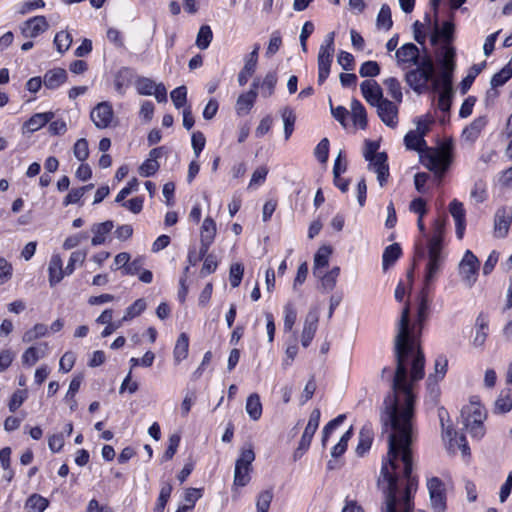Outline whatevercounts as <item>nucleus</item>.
<instances>
[{"label": "nucleus", "mask_w": 512, "mask_h": 512, "mask_svg": "<svg viewBox=\"0 0 512 512\" xmlns=\"http://www.w3.org/2000/svg\"><path fill=\"white\" fill-rule=\"evenodd\" d=\"M368 168L377 174V180L380 186H384L389 176V167L387 164V155L385 152H379L377 156L367 160Z\"/></svg>", "instance_id": "nucleus-17"}, {"label": "nucleus", "mask_w": 512, "mask_h": 512, "mask_svg": "<svg viewBox=\"0 0 512 512\" xmlns=\"http://www.w3.org/2000/svg\"><path fill=\"white\" fill-rule=\"evenodd\" d=\"M47 353V344L46 343H42L40 344L38 347H29L28 349L25 350V352L23 353L22 355V363L23 365H26V366H33L34 364H36V362L45 357Z\"/></svg>", "instance_id": "nucleus-28"}, {"label": "nucleus", "mask_w": 512, "mask_h": 512, "mask_svg": "<svg viewBox=\"0 0 512 512\" xmlns=\"http://www.w3.org/2000/svg\"><path fill=\"white\" fill-rule=\"evenodd\" d=\"M284 313V330L291 331L297 319V312L294 305L291 303L286 304Z\"/></svg>", "instance_id": "nucleus-56"}, {"label": "nucleus", "mask_w": 512, "mask_h": 512, "mask_svg": "<svg viewBox=\"0 0 512 512\" xmlns=\"http://www.w3.org/2000/svg\"><path fill=\"white\" fill-rule=\"evenodd\" d=\"M189 351V337L186 333H181L173 350V357L176 364L187 358Z\"/></svg>", "instance_id": "nucleus-33"}, {"label": "nucleus", "mask_w": 512, "mask_h": 512, "mask_svg": "<svg viewBox=\"0 0 512 512\" xmlns=\"http://www.w3.org/2000/svg\"><path fill=\"white\" fill-rule=\"evenodd\" d=\"M451 149L450 144H443L440 148L431 151L426 156L425 166L441 177L451 163Z\"/></svg>", "instance_id": "nucleus-5"}, {"label": "nucleus", "mask_w": 512, "mask_h": 512, "mask_svg": "<svg viewBox=\"0 0 512 512\" xmlns=\"http://www.w3.org/2000/svg\"><path fill=\"white\" fill-rule=\"evenodd\" d=\"M216 222L211 217H206L202 223L200 231V256L203 257L207 254L211 244L216 236Z\"/></svg>", "instance_id": "nucleus-13"}, {"label": "nucleus", "mask_w": 512, "mask_h": 512, "mask_svg": "<svg viewBox=\"0 0 512 512\" xmlns=\"http://www.w3.org/2000/svg\"><path fill=\"white\" fill-rule=\"evenodd\" d=\"M443 438L447 441V449L451 453H456L460 450L463 456L470 455V449L463 434H458L452 428H447L443 431Z\"/></svg>", "instance_id": "nucleus-12"}, {"label": "nucleus", "mask_w": 512, "mask_h": 512, "mask_svg": "<svg viewBox=\"0 0 512 512\" xmlns=\"http://www.w3.org/2000/svg\"><path fill=\"white\" fill-rule=\"evenodd\" d=\"M48 506V499L36 493L29 496L25 503V507L32 512H44Z\"/></svg>", "instance_id": "nucleus-39"}, {"label": "nucleus", "mask_w": 512, "mask_h": 512, "mask_svg": "<svg viewBox=\"0 0 512 512\" xmlns=\"http://www.w3.org/2000/svg\"><path fill=\"white\" fill-rule=\"evenodd\" d=\"M245 410L251 420L257 421L262 416V403L257 393H252L247 397Z\"/></svg>", "instance_id": "nucleus-31"}, {"label": "nucleus", "mask_w": 512, "mask_h": 512, "mask_svg": "<svg viewBox=\"0 0 512 512\" xmlns=\"http://www.w3.org/2000/svg\"><path fill=\"white\" fill-rule=\"evenodd\" d=\"M154 88H156V84L149 78H139L136 81V89L141 95H152Z\"/></svg>", "instance_id": "nucleus-64"}, {"label": "nucleus", "mask_w": 512, "mask_h": 512, "mask_svg": "<svg viewBox=\"0 0 512 512\" xmlns=\"http://www.w3.org/2000/svg\"><path fill=\"white\" fill-rule=\"evenodd\" d=\"M416 68L408 71L405 75L407 84L416 92H421L432 81L435 74V67L430 55H422V60L414 64Z\"/></svg>", "instance_id": "nucleus-3"}, {"label": "nucleus", "mask_w": 512, "mask_h": 512, "mask_svg": "<svg viewBox=\"0 0 512 512\" xmlns=\"http://www.w3.org/2000/svg\"><path fill=\"white\" fill-rule=\"evenodd\" d=\"M455 49L449 45L443 47V55L440 60L441 70L455 69Z\"/></svg>", "instance_id": "nucleus-46"}, {"label": "nucleus", "mask_w": 512, "mask_h": 512, "mask_svg": "<svg viewBox=\"0 0 512 512\" xmlns=\"http://www.w3.org/2000/svg\"><path fill=\"white\" fill-rule=\"evenodd\" d=\"M512 223V213L502 207L497 210L494 220V233L498 238H504L509 232Z\"/></svg>", "instance_id": "nucleus-20"}, {"label": "nucleus", "mask_w": 512, "mask_h": 512, "mask_svg": "<svg viewBox=\"0 0 512 512\" xmlns=\"http://www.w3.org/2000/svg\"><path fill=\"white\" fill-rule=\"evenodd\" d=\"M48 333V327L45 324L38 323L32 329L26 331L22 337L23 342L29 343L38 338L44 337Z\"/></svg>", "instance_id": "nucleus-48"}, {"label": "nucleus", "mask_w": 512, "mask_h": 512, "mask_svg": "<svg viewBox=\"0 0 512 512\" xmlns=\"http://www.w3.org/2000/svg\"><path fill=\"white\" fill-rule=\"evenodd\" d=\"M340 274V268L338 266L333 267L329 272L326 274H323L322 271H320V280H321V286L326 291H331L334 289L337 278Z\"/></svg>", "instance_id": "nucleus-40"}, {"label": "nucleus", "mask_w": 512, "mask_h": 512, "mask_svg": "<svg viewBox=\"0 0 512 512\" xmlns=\"http://www.w3.org/2000/svg\"><path fill=\"white\" fill-rule=\"evenodd\" d=\"M512 77V68L506 65L499 72L493 75L490 84L492 88L503 86Z\"/></svg>", "instance_id": "nucleus-50"}, {"label": "nucleus", "mask_w": 512, "mask_h": 512, "mask_svg": "<svg viewBox=\"0 0 512 512\" xmlns=\"http://www.w3.org/2000/svg\"><path fill=\"white\" fill-rule=\"evenodd\" d=\"M365 100L372 106L378 105L383 98L382 89L375 80H365L360 85Z\"/></svg>", "instance_id": "nucleus-19"}, {"label": "nucleus", "mask_w": 512, "mask_h": 512, "mask_svg": "<svg viewBox=\"0 0 512 512\" xmlns=\"http://www.w3.org/2000/svg\"><path fill=\"white\" fill-rule=\"evenodd\" d=\"M397 64L406 69L422 60L418 47L413 43L402 45L395 53Z\"/></svg>", "instance_id": "nucleus-10"}, {"label": "nucleus", "mask_w": 512, "mask_h": 512, "mask_svg": "<svg viewBox=\"0 0 512 512\" xmlns=\"http://www.w3.org/2000/svg\"><path fill=\"white\" fill-rule=\"evenodd\" d=\"M244 273V267L240 263L232 264L229 272L230 284L233 288L240 285Z\"/></svg>", "instance_id": "nucleus-59"}, {"label": "nucleus", "mask_w": 512, "mask_h": 512, "mask_svg": "<svg viewBox=\"0 0 512 512\" xmlns=\"http://www.w3.org/2000/svg\"><path fill=\"white\" fill-rule=\"evenodd\" d=\"M332 253L330 246H322L318 249L314 256L313 275L320 277V271L322 268L328 266L329 258Z\"/></svg>", "instance_id": "nucleus-30"}, {"label": "nucleus", "mask_w": 512, "mask_h": 512, "mask_svg": "<svg viewBox=\"0 0 512 512\" xmlns=\"http://www.w3.org/2000/svg\"><path fill=\"white\" fill-rule=\"evenodd\" d=\"M259 49V44L255 45L253 51L246 60L243 69L238 74V83L240 86H244L248 82L249 77L255 72Z\"/></svg>", "instance_id": "nucleus-22"}, {"label": "nucleus", "mask_w": 512, "mask_h": 512, "mask_svg": "<svg viewBox=\"0 0 512 512\" xmlns=\"http://www.w3.org/2000/svg\"><path fill=\"white\" fill-rule=\"evenodd\" d=\"M277 84V75L275 72H269L261 83L262 96L269 98L273 95Z\"/></svg>", "instance_id": "nucleus-47"}, {"label": "nucleus", "mask_w": 512, "mask_h": 512, "mask_svg": "<svg viewBox=\"0 0 512 512\" xmlns=\"http://www.w3.org/2000/svg\"><path fill=\"white\" fill-rule=\"evenodd\" d=\"M455 26L453 24V19L449 17L448 21H445L442 25V27H439L438 21H434V31L431 35V43L433 45L437 44L439 38H441L446 45H449L450 42L453 40V33H454Z\"/></svg>", "instance_id": "nucleus-21"}, {"label": "nucleus", "mask_w": 512, "mask_h": 512, "mask_svg": "<svg viewBox=\"0 0 512 512\" xmlns=\"http://www.w3.org/2000/svg\"><path fill=\"white\" fill-rule=\"evenodd\" d=\"M53 118V112L36 113L25 122L24 128H26L28 132L33 133L41 129Z\"/></svg>", "instance_id": "nucleus-27"}, {"label": "nucleus", "mask_w": 512, "mask_h": 512, "mask_svg": "<svg viewBox=\"0 0 512 512\" xmlns=\"http://www.w3.org/2000/svg\"><path fill=\"white\" fill-rule=\"evenodd\" d=\"M318 321V311L316 309H311L305 317L301 334V344L304 348H307L311 344L318 328Z\"/></svg>", "instance_id": "nucleus-15"}, {"label": "nucleus", "mask_w": 512, "mask_h": 512, "mask_svg": "<svg viewBox=\"0 0 512 512\" xmlns=\"http://www.w3.org/2000/svg\"><path fill=\"white\" fill-rule=\"evenodd\" d=\"M402 251L398 243H393L385 248L383 253V269H388L400 257Z\"/></svg>", "instance_id": "nucleus-38"}, {"label": "nucleus", "mask_w": 512, "mask_h": 512, "mask_svg": "<svg viewBox=\"0 0 512 512\" xmlns=\"http://www.w3.org/2000/svg\"><path fill=\"white\" fill-rule=\"evenodd\" d=\"M448 360L444 356H438L435 360V375H429L427 379L428 388L433 390L437 382L442 379L447 371Z\"/></svg>", "instance_id": "nucleus-32"}, {"label": "nucleus", "mask_w": 512, "mask_h": 512, "mask_svg": "<svg viewBox=\"0 0 512 512\" xmlns=\"http://www.w3.org/2000/svg\"><path fill=\"white\" fill-rule=\"evenodd\" d=\"M487 125V118L480 116L474 119L462 132V138L469 143H474Z\"/></svg>", "instance_id": "nucleus-24"}, {"label": "nucleus", "mask_w": 512, "mask_h": 512, "mask_svg": "<svg viewBox=\"0 0 512 512\" xmlns=\"http://www.w3.org/2000/svg\"><path fill=\"white\" fill-rule=\"evenodd\" d=\"M480 262L478 258L467 250L459 264V273L462 280L471 287L476 281V274L479 270Z\"/></svg>", "instance_id": "nucleus-8"}, {"label": "nucleus", "mask_w": 512, "mask_h": 512, "mask_svg": "<svg viewBox=\"0 0 512 512\" xmlns=\"http://www.w3.org/2000/svg\"><path fill=\"white\" fill-rule=\"evenodd\" d=\"M373 440V432L370 426H363L359 433V443L356 447V452L358 455H363L367 452L372 444Z\"/></svg>", "instance_id": "nucleus-35"}, {"label": "nucleus", "mask_w": 512, "mask_h": 512, "mask_svg": "<svg viewBox=\"0 0 512 512\" xmlns=\"http://www.w3.org/2000/svg\"><path fill=\"white\" fill-rule=\"evenodd\" d=\"M87 252L78 250L71 253L67 266L65 267L66 275H71L75 270V265H82L86 259Z\"/></svg>", "instance_id": "nucleus-51"}, {"label": "nucleus", "mask_w": 512, "mask_h": 512, "mask_svg": "<svg viewBox=\"0 0 512 512\" xmlns=\"http://www.w3.org/2000/svg\"><path fill=\"white\" fill-rule=\"evenodd\" d=\"M212 38L213 33L210 26L202 25L196 37V46L201 50H205L209 47Z\"/></svg>", "instance_id": "nucleus-43"}, {"label": "nucleus", "mask_w": 512, "mask_h": 512, "mask_svg": "<svg viewBox=\"0 0 512 512\" xmlns=\"http://www.w3.org/2000/svg\"><path fill=\"white\" fill-rule=\"evenodd\" d=\"M334 53V32H331L325 43L322 44L318 52V84L321 85L328 78Z\"/></svg>", "instance_id": "nucleus-7"}, {"label": "nucleus", "mask_w": 512, "mask_h": 512, "mask_svg": "<svg viewBox=\"0 0 512 512\" xmlns=\"http://www.w3.org/2000/svg\"><path fill=\"white\" fill-rule=\"evenodd\" d=\"M317 430L313 429L311 427L306 426L305 430L301 436V439L299 441V445L297 449L294 452V459H298L302 457V455L308 450L310 447L312 438Z\"/></svg>", "instance_id": "nucleus-36"}, {"label": "nucleus", "mask_w": 512, "mask_h": 512, "mask_svg": "<svg viewBox=\"0 0 512 512\" xmlns=\"http://www.w3.org/2000/svg\"><path fill=\"white\" fill-rule=\"evenodd\" d=\"M67 72L63 68L48 70L43 76V84L47 89H57L67 80Z\"/></svg>", "instance_id": "nucleus-23"}, {"label": "nucleus", "mask_w": 512, "mask_h": 512, "mask_svg": "<svg viewBox=\"0 0 512 512\" xmlns=\"http://www.w3.org/2000/svg\"><path fill=\"white\" fill-rule=\"evenodd\" d=\"M130 75V72L127 68H122L117 72L114 79V86L116 91L123 95L125 93V89L128 86V76Z\"/></svg>", "instance_id": "nucleus-54"}, {"label": "nucleus", "mask_w": 512, "mask_h": 512, "mask_svg": "<svg viewBox=\"0 0 512 512\" xmlns=\"http://www.w3.org/2000/svg\"><path fill=\"white\" fill-rule=\"evenodd\" d=\"M254 460L255 453L251 445L241 450L235 464L234 485L243 487L249 483L251 464Z\"/></svg>", "instance_id": "nucleus-6"}, {"label": "nucleus", "mask_w": 512, "mask_h": 512, "mask_svg": "<svg viewBox=\"0 0 512 512\" xmlns=\"http://www.w3.org/2000/svg\"><path fill=\"white\" fill-rule=\"evenodd\" d=\"M49 284L50 286H55L64 278L66 275L65 269H63L62 258L59 254L52 255L49 266Z\"/></svg>", "instance_id": "nucleus-25"}, {"label": "nucleus", "mask_w": 512, "mask_h": 512, "mask_svg": "<svg viewBox=\"0 0 512 512\" xmlns=\"http://www.w3.org/2000/svg\"><path fill=\"white\" fill-rule=\"evenodd\" d=\"M351 114L354 125L359 126L361 129H365L367 127V114L362 103L353 99L351 102Z\"/></svg>", "instance_id": "nucleus-34"}, {"label": "nucleus", "mask_w": 512, "mask_h": 512, "mask_svg": "<svg viewBox=\"0 0 512 512\" xmlns=\"http://www.w3.org/2000/svg\"><path fill=\"white\" fill-rule=\"evenodd\" d=\"M376 24L378 28H383L388 31L392 25L391 9L387 4H383L377 16Z\"/></svg>", "instance_id": "nucleus-44"}, {"label": "nucleus", "mask_w": 512, "mask_h": 512, "mask_svg": "<svg viewBox=\"0 0 512 512\" xmlns=\"http://www.w3.org/2000/svg\"><path fill=\"white\" fill-rule=\"evenodd\" d=\"M423 377H393L392 392L384 399L381 421L391 427L387 457L382 463L378 485L386 493L382 512H411L418 479L412 474L413 444L417 439L414 425L413 382Z\"/></svg>", "instance_id": "nucleus-1"}, {"label": "nucleus", "mask_w": 512, "mask_h": 512, "mask_svg": "<svg viewBox=\"0 0 512 512\" xmlns=\"http://www.w3.org/2000/svg\"><path fill=\"white\" fill-rule=\"evenodd\" d=\"M146 309V301L142 298L137 299L132 305H130L122 318V321H127L139 316Z\"/></svg>", "instance_id": "nucleus-52"}, {"label": "nucleus", "mask_w": 512, "mask_h": 512, "mask_svg": "<svg viewBox=\"0 0 512 512\" xmlns=\"http://www.w3.org/2000/svg\"><path fill=\"white\" fill-rule=\"evenodd\" d=\"M49 28L45 16H35L26 20L21 26V34L25 38H35Z\"/></svg>", "instance_id": "nucleus-14"}, {"label": "nucleus", "mask_w": 512, "mask_h": 512, "mask_svg": "<svg viewBox=\"0 0 512 512\" xmlns=\"http://www.w3.org/2000/svg\"><path fill=\"white\" fill-rule=\"evenodd\" d=\"M384 85L387 87L389 94L391 95V97L393 99H395L396 101H399V102L402 100L401 86H400L399 81L396 78L390 77V78L385 79Z\"/></svg>", "instance_id": "nucleus-57"}, {"label": "nucleus", "mask_w": 512, "mask_h": 512, "mask_svg": "<svg viewBox=\"0 0 512 512\" xmlns=\"http://www.w3.org/2000/svg\"><path fill=\"white\" fill-rule=\"evenodd\" d=\"M352 429L350 428L348 431H346L342 437L340 438V441L333 447L331 451V455L335 458L341 456L344 454V452L347 449V444L350 438L352 437Z\"/></svg>", "instance_id": "nucleus-60"}, {"label": "nucleus", "mask_w": 512, "mask_h": 512, "mask_svg": "<svg viewBox=\"0 0 512 512\" xmlns=\"http://www.w3.org/2000/svg\"><path fill=\"white\" fill-rule=\"evenodd\" d=\"M114 224L108 220L103 223L94 224L91 228L94 236L92 237L91 243L93 246L101 245L105 242L107 234L111 232Z\"/></svg>", "instance_id": "nucleus-29"}, {"label": "nucleus", "mask_w": 512, "mask_h": 512, "mask_svg": "<svg viewBox=\"0 0 512 512\" xmlns=\"http://www.w3.org/2000/svg\"><path fill=\"white\" fill-rule=\"evenodd\" d=\"M201 497V490L196 488H188L185 492V501L187 504L178 508L176 512H191L195 506L197 499Z\"/></svg>", "instance_id": "nucleus-45"}, {"label": "nucleus", "mask_w": 512, "mask_h": 512, "mask_svg": "<svg viewBox=\"0 0 512 512\" xmlns=\"http://www.w3.org/2000/svg\"><path fill=\"white\" fill-rule=\"evenodd\" d=\"M272 499L273 493L271 490L262 491L257 498V512H268Z\"/></svg>", "instance_id": "nucleus-58"}, {"label": "nucleus", "mask_w": 512, "mask_h": 512, "mask_svg": "<svg viewBox=\"0 0 512 512\" xmlns=\"http://www.w3.org/2000/svg\"><path fill=\"white\" fill-rule=\"evenodd\" d=\"M171 99L176 108H181L187 101V89L185 86H179L171 92Z\"/></svg>", "instance_id": "nucleus-63"}, {"label": "nucleus", "mask_w": 512, "mask_h": 512, "mask_svg": "<svg viewBox=\"0 0 512 512\" xmlns=\"http://www.w3.org/2000/svg\"><path fill=\"white\" fill-rule=\"evenodd\" d=\"M281 116L284 123L285 139L288 140L293 133L296 115L290 107H285L281 111Z\"/></svg>", "instance_id": "nucleus-41"}, {"label": "nucleus", "mask_w": 512, "mask_h": 512, "mask_svg": "<svg viewBox=\"0 0 512 512\" xmlns=\"http://www.w3.org/2000/svg\"><path fill=\"white\" fill-rule=\"evenodd\" d=\"M380 73V66L376 61L364 62L360 69L359 74L361 77H374Z\"/></svg>", "instance_id": "nucleus-62"}, {"label": "nucleus", "mask_w": 512, "mask_h": 512, "mask_svg": "<svg viewBox=\"0 0 512 512\" xmlns=\"http://www.w3.org/2000/svg\"><path fill=\"white\" fill-rule=\"evenodd\" d=\"M454 70H441L439 78H433V85L435 88H438L440 85L442 89L453 90L452 87V78H453Z\"/></svg>", "instance_id": "nucleus-53"}, {"label": "nucleus", "mask_w": 512, "mask_h": 512, "mask_svg": "<svg viewBox=\"0 0 512 512\" xmlns=\"http://www.w3.org/2000/svg\"><path fill=\"white\" fill-rule=\"evenodd\" d=\"M461 416L466 430L477 439H480L485 434L484 420L486 419V412L479 404H470L462 409Z\"/></svg>", "instance_id": "nucleus-4"}, {"label": "nucleus", "mask_w": 512, "mask_h": 512, "mask_svg": "<svg viewBox=\"0 0 512 512\" xmlns=\"http://www.w3.org/2000/svg\"><path fill=\"white\" fill-rule=\"evenodd\" d=\"M427 488L430 495V503L436 512H444L446 510V495L443 482L433 477L428 480Z\"/></svg>", "instance_id": "nucleus-9"}, {"label": "nucleus", "mask_w": 512, "mask_h": 512, "mask_svg": "<svg viewBox=\"0 0 512 512\" xmlns=\"http://www.w3.org/2000/svg\"><path fill=\"white\" fill-rule=\"evenodd\" d=\"M113 109L110 103L101 102L97 104L90 113V118L99 129L107 128L113 119Z\"/></svg>", "instance_id": "nucleus-11"}, {"label": "nucleus", "mask_w": 512, "mask_h": 512, "mask_svg": "<svg viewBox=\"0 0 512 512\" xmlns=\"http://www.w3.org/2000/svg\"><path fill=\"white\" fill-rule=\"evenodd\" d=\"M512 409V390L503 389L495 401V410L499 413H506Z\"/></svg>", "instance_id": "nucleus-37"}, {"label": "nucleus", "mask_w": 512, "mask_h": 512, "mask_svg": "<svg viewBox=\"0 0 512 512\" xmlns=\"http://www.w3.org/2000/svg\"><path fill=\"white\" fill-rule=\"evenodd\" d=\"M404 142L407 149L422 151L426 146V142L424 138H422L420 133H415L414 131H409L405 137Z\"/></svg>", "instance_id": "nucleus-42"}, {"label": "nucleus", "mask_w": 512, "mask_h": 512, "mask_svg": "<svg viewBox=\"0 0 512 512\" xmlns=\"http://www.w3.org/2000/svg\"><path fill=\"white\" fill-rule=\"evenodd\" d=\"M72 43V36L67 31H60L55 35L54 44L59 53L66 52Z\"/></svg>", "instance_id": "nucleus-49"}, {"label": "nucleus", "mask_w": 512, "mask_h": 512, "mask_svg": "<svg viewBox=\"0 0 512 512\" xmlns=\"http://www.w3.org/2000/svg\"><path fill=\"white\" fill-rule=\"evenodd\" d=\"M449 212L455 221L456 235L462 239L466 228V211L462 202L454 199L449 204Z\"/></svg>", "instance_id": "nucleus-18"}, {"label": "nucleus", "mask_w": 512, "mask_h": 512, "mask_svg": "<svg viewBox=\"0 0 512 512\" xmlns=\"http://www.w3.org/2000/svg\"><path fill=\"white\" fill-rule=\"evenodd\" d=\"M257 91L249 90L239 95L236 101L235 110L238 115H246L252 109L257 98Z\"/></svg>", "instance_id": "nucleus-26"}, {"label": "nucleus", "mask_w": 512, "mask_h": 512, "mask_svg": "<svg viewBox=\"0 0 512 512\" xmlns=\"http://www.w3.org/2000/svg\"><path fill=\"white\" fill-rule=\"evenodd\" d=\"M446 221L444 218H437L434 221L432 235L427 243V263L424 270L423 287L420 292V303L418 306V322L425 321L430 305V293L442 270L445 253L443 251V239Z\"/></svg>", "instance_id": "nucleus-2"}, {"label": "nucleus", "mask_w": 512, "mask_h": 512, "mask_svg": "<svg viewBox=\"0 0 512 512\" xmlns=\"http://www.w3.org/2000/svg\"><path fill=\"white\" fill-rule=\"evenodd\" d=\"M377 107V113L384 124L396 127L398 123V107L388 99L382 100Z\"/></svg>", "instance_id": "nucleus-16"}, {"label": "nucleus", "mask_w": 512, "mask_h": 512, "mask_svg": "<svg viewBox=\"0 0 512 512\" xmlns=\"http://www.w3.org/2000/svg\"><path fill=\"white\" fill-rule=\"evenodd\" d=\"M74 156L77 160L83 162L89 156L88 142L85 138H81L76 141L73 148Z\"/></svg>", "instance_id": "nucleus-55"}, {"label": "nucleus", "mask_w": 512, "mask_h": 512, "mask_svg": "<svg viewBox=\"0 0 512 512\" xmlns=\"http://www.w3.org/2000/svg\"><path fill=\"white\" fill-rule=\"evenodd\" d=\"M172 492V486L168 483L164 484L160 490V494L158 497V502L155 507V512H163L164 508L167 504L168 499L170 498Z\"/></svg>", "instance_id": "nucleus-61"}]
</instances>
